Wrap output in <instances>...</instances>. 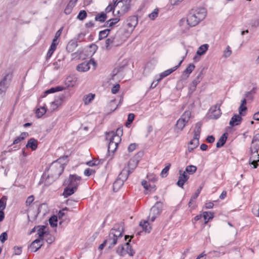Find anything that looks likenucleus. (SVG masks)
I'll use <instances>...</instances> for the list:
<instances>
[{
  "label": "nucleus",
  "instance_id": "338daca9",
  "mask_svg": "<svg viewBox=\"0 0 259 259\" xmlns=\"http://www.w3.org/2000/svg\"><path fill=\"white\" fill-rule=\"evenodd\" d=\"M94 173H95V170L90 168L86 169L84 171V174L87 176H90Z\"/></svg>",
  "mask_w": 259,
  "mask_h": 259
},
{
  "label": "nucleus",
  "instance_id": "680f3d73",
  "mask_svg": "<svg viewBox=\"0 0 259 259\" xmlns=\"http://www.w3.org/2000/svg\"><path fill=\"white\" fill-rule=\"evenodd\" d=\"M8 239V234L6 232L3 233L0 236V240L4 243Z\"/></svg>",
  "mask_w": 259,
  "mask_h": 259
},
{
  "label": "nucleus",
  "instance_id": "c9c22d12",
  "mask_svg": "<svg viewBox=\"0 0 259 259\" xmlns=\"http://www.w3.org/2000/svg\"><path fill=\"white\" fill-rule=\"evenodd\" d=\"M62 90H63V88L61 87H57L55 88H52L51 89L46 91L44 93V95L41 96V97L44 98L48 94L55 93V92H57V91H62Z\"/></svg>",
  "mask_w": 259,
  "mask_h": 259
},
{
  "label": "nucleus",
  "instance_id": "ddd939ff",
  "mask_svg": "<svg viewBox=\"0 0 259 259\" xmlns=\"http://www.w3.org/2000/svg\"><path fill=\"white\" fill-rule=\"evenodd\" d=\"M259 150V145L257 144H255L254 142H251V145L250 147V152L252 155L253 154H257V159L255 160L253 159L251 161V164L253 165V168H256L258 165L257 162L259 161V154H257L258 151Z\"/></svg>",
  "mask_w": 259,
  "mask_h": 259
},
{
  "label": "nucleus",
  "instance_id": "6ab92c4d",
  "mask_svg": "<svg viewBox=\"0 0 259 259\" xmlns=\"http://www.w3.org/2000/svg\"><path fill=\"white\" fill-rule=\"evenodd\" d=\"M43 241L41 239H35L30 244L29 249L31 252H35L42 245Z\"/></svg>",
  "mask_w": 259,
  "mask_h": 259
},
{
  "label": "nucleus",
  "instance_id": "bb28decb",
  "mask_svg": "<svg viewBox=\"0 0 259 259\" xmlns=\"http://www.w3.org/2000/svg\"><path fill=\"white\" fill-rule=\"evenodd\" d=\"M138 162L139 160L136 158L131 159L128 161L127 170H130L131 173L132 172L138 165Z\"/></svg>",
  "mask_w": 259,
  "mask_h": 259
},
{
  "label": "nucleus",
  "instance_id": "0eeeda50",
  "mask_svg": "<svg viewBox=\"0 0 259 259\" xmlns=\"http://www.w3.org/2000/svg\"><path fill=\"white\" fill-rule=\"evenodd\" d=\"M12 74L8 73L5 75L3 79L0 81V96H3L7 89L9 88L11 79Z\"/></svg>",
  "mask_w": 259,
  "mask_h": 259
},
{
  "label": "nucleus",
  "instance_id": "39448f33",
  "mask_svg": "<svg viewBox=\"0 0 259 259\" xmlns=\"http://www.w3.org/2000/svg\"><path fill=\"white\" fill-rule=\"evenodd\" d=\"M122 130L118 128L116 133L113 131L110 132L106 134V139L109 143L118 145L121 141L120 136L122 135Z\"/></svg>",
  "mask_w": 259,
  "mask_h": 259
},
{
  "label": "nucleus",
  "instance_id": "e433bc0d",
  "mask_svg": "<svg viewBox=\"0 0 259 259\" xmlns=\"http://www.w3.org/2000/svg\"><path fill=\"white\" fill-rule=\"evenodd\" d=\"M94 98L95 94H93L91 93L84 96L83 98V101L84 102V104H89L90 103L92 102V101L94 99Z\"/></svg>",
  "mask_w": 259,
  "mask_h": 259
},
{
  "label": "nucleus",
  "instance_id": "bf43d9fd",
  "mask_svg": "<svg viewBox=\"0 0 259 259\" xmlns=\"http://www.w3.org/2000/svg\"><path fill=\"white\" fill-rule=\"evenodd\" d=\"M134 118L135 115L133 113H130L128 114L127 120L126 123V126L127 125V124H130L133 122V121L134 119Z\"/></svg>",
  "mask_w": 259,
  "mask_h": 259
},
{
  "label": "nucleus",
  "instance_id": "72a5a7b5",
  "mask_svg": "<svg viewBox=\"0 0 259 259\" xmlns=\"http://www.w3.org/2000/svg\"><path fill=\"white\" fill-rule=\"evenodd\" d=\"M77 43L75 41H70L66 47V50L68 52H72L77 47Z\"/></svg>",
  "mask_w": 259,
  "mask_h": 259
},
{
  "label": "nucleus",
  "instance_id": "864d4df0",
  "mask_svg": "<svg viewBox=\"0 0 259 259\" xmlns=\"http://www.w3.org/2000/svg\"><path fill=\"white\" fill-rule=\"evenodd\" d=\"M201 189V188H200L199 189H198L197 190V192L194 195H192V196L191 197V199L189 202V206H190V204L193 202V201L194 200H195L197 198V197L198 196V195L200 192Z\"/></svg>",
  "mask_w": 259,
  "mask_h": 259
},
{
  "label": "nucleus",
  "instance_id": "423d86ee",
  "mask_svg": "<svg viewBox=\"0 0 259 259\" xmlns=\"http://www.w3.org/2000/svg\"><path fill=\"white\" fill-rule=\"evenodd\" d=\"M130 2L128 0H121L115 3V9H116L117 14L123 15L127 12L130 8Z\"/></svg>",
  "mask_w": 259,
  "mask_h": 259
},
{
  "label": "nucleus",
  "instance_id": "774afa93",
  "mask_svg": "<svg viewBox=\"0 0 259 259\" xmlns=\"http://www.w3.org/2000/svg\"><path fill=\"white\" fill-rule=\"evenodd\" d=\"M252 142H254L255 144L259 145V133L256 134L253 138L252 140Z\"/></svg>",
  "mask_w": 259,
  "mask_h": 259
},
{
  "label": "nucleus",
  "instance_id": "f257e3e1",
  "mask_svg": "<svg viewBox=\"0 0 259 259\" xmlns=\"http://www.w3.org/2000/svg\"><path fill=\"white\" fill-rule=\"evenodd\" d=\"M206 15V11L204 8H196L192 9L187 18V23L189 27L197 25L203 20Z\"/></svg>",
  "mask_w": 259,
  "mask_h": 259
},
{
  "label": "nucleus",
  "instance_id": "c85d7f7f",
  "mask_svg": "<svg viewBox=\"0 0 259 259\" xmlns=\"http://www.w3.org/2000/svg\"><path fill=\"white\" fill-rule=\"evenodd\" d=\"M149 221L148 220L143 221V222L141 221L140 223V226L142 227L143 230L147 233H149L151 230V226H150Z\"/></svg>",
  "mask_w": 259,
  "mask_h": 259
},
{
  "label": "nucleus",
  "instance_id": "052dcab7",
  "mask_svg": "<svg viewBox=\"0 0 259 259\" xmlns=\"http://www.w3.org/2000/svg\"><path fill=\"white\" fill-rule=\"evenodd\" d=\"M224 55L225 57H226V58L228 57L231 55L232 52H231L230 47L229 46H228L226 48V49L224 51Z\"/></svg>",
  "mask_w": 259,
  "mask_h": 259
},
{
  "label": "nucleus",
  "instance_id": "f3484780",
  "mask_svg": "<svg viewBox=\"0 0 259 259\" xmlns=\"http://www.w3.org/2000/svg\"><path fill=\"white\" fill-rule=\"evenodd\" d=\"M184 60V57L183 58V59L179 62V63L178 65H177L169 69H167V70L164 71V72L161 73L159 75V76H160L159 78L157 79V82L160 81L162 78L166 77L167 76H168V75H169L170 74L172 73L174 71H175L176 70H177L180 67V66L181 65V64H182V63L183 62Z\"/></svg>",
  "mask_w": 259,
  "mask_h": 259
},
{
  "label": "nucleus",
  "instance_id": "6e6d98bb",
  "mask_svg": "<svg viewBox=\"0 0 259 259\" xmlns=\"http://www.w3.org/2000/svg\"><path fill=\"white\" fill-rule=\"evenodd\" d=\"M170 164H169L168 165H167L166 166H165L162 170L161 172V176L163 178L164 177H165L167 175V172H168V171L169 170V168H170Z\"/></svg>",
  "mask_w": 259,
  "mask_h": 259
},
{
  "label": "nucleus",
  "instance_id": "2f4dec72",
  "mask_svg": "<svg viewBox=\"0 0 259 259\" xmlns=\"http://www.w3.org/2000/svg\"><path fill=\"white\" fill-rule=\"evenodd\" d=\"M201 126L202 124L200 122H197L195 124V128L194 130V137L198 138H200Z\"/></svg>",
  "mask_w": 259,
  "mask_h": 259
},
{
  "label": "nucleus",
  "instance_id": "c756f323",
  "mask_svg": "<svg viewBox=\"0 0 259 259\" xmlns=\"http://www.w3.org/2000/svg\"><path fill=\"white\" fill-rule=\"evenodd\" d=\"M76 191L75 187L72 188L68 186V187L64 189L63 195L64 197L66 198L73 194Z\"/></svg>",
  "mask_w": 259,
  "mask_h": 259
},
{
  "label": "nucleus",
  "instance_id": "7ed1b4c3",
  "mask_svg": "<svg viewBox=\"0 0 259 259\" xmlns=\"http://www.w3.org/2000/svg\"><path fill=\"white\" fill-rule=\"evenodd\" d=\"M60 159L54 161L49 169V175L54 179H58L64 171V166L59 161Z\"/></svg>",
  "mask_w": 259,
  "mask_h": 259
},
{
  "label": "nucleus",
  "instance_id": "a878e982",
  "mask_svg": "<svg viewBox=\"0 0 259 259\" xmlns=\"http://www.w3.org/2000/svg\"><path fill=\"white\" fill-rule=\"evenodd\" d=\"M130 173H131V170H127V168H124L119 174L117 179L122 181L124 183V182L127 179Z\"/></svg>",
  "mask_w": 259,
  "mask_h": 259
},
{
  "label": "nucleus",
  "instance_id": "a211bd4d",
  "mask_svg": "<svg viewBox=\"0 0 259 259\" xmlns=\"http://www.w3.org/2000/svg\"><path fill=\"white\" fill-rule=\"evenodd\" d=\"M179 177L177 182V185L183 188L184 183L189 179V176L186 174V171H183L182 170L179 171Z\"/></svg>",
  "mask_w": 259,
  "mask_h": 259
},
{
  "label": "nucleus",
  "instance_id": "ea45409f",
  "mask_svg": "<svg viewBox=\"0 0 259 259\" xmlns=\"http://www.w3.org/2000/svg\"><path fill=\"white\" fill-rule=\"evenodd\" d=\"M46 227L45 226H42L41 227L39 228L37 230V235H38V238L37 239H41L42 241H43V237L44 234L46 233Z\"/></svg>",
  "mask_w": 259,
  "mask_h": 259
},
{
  "label": "nucleus",
  "instance_id": "4be33fe9",
  "mask_svg": "<svg viewBox=\"0 0 259 259\" xmlns=\"http://www.w3.org/2000/svg\"><path fill=\"white\" fill-rule=\"evenodd\" d=\"M195 66L193 64H190L186 69L183 72L182 77L184 79L187 78L192 72L194 70Z\"/></svg>",
  "mask_w": 259,
  "mask_h": 259
},
{
  "label": "nucleus",
  "instance_id": "4468645a",
  "mask_svg": "<svg viewBox=\"0 0 259 259\" xmlns=\"http://www.w3.org/2000/svg\"><path fill=\"white\" fill-rule=\"evenodd\" d=\"M202 78L203 73L201 71L189 85V92L191 93H193L195 91L197 84L202 80Z\"/></svg>",
  "mask_w": 259,
  "mask_h": 259
},
{
  "label": "nucleus",
  "instance_id": "a18cd8bd",
  "mask_svg": "<svg viewBox=\"0 0 259 259\" xmlns=\"http://www.w3.org/2000/svg\"><path fill=\"white\" fill-rule=\"evenodd\" d=\"M110 31V30L109 29H106L104 30L101 31L99 32V39H102L103 38L106 37L108 36Z\"/></svg>",
  "mask_w": 259,
  "mask_h": 259
},
{
  "label": "nucleus",
  "instance_id": "8fccbe9b",
  "mask_svg": "<svg viewBox=\"0 0 259 259\" xmlns=\"http://www.w3.org/2000/svg\"><path fill=\"white\" fill-rule=\"evenodd\" d=\"M255 93L254 89H252L251 91L246 92L245 94V98L248 100L252 101L253 100V95Z\"/></svg>",
  "mask_w": 259,
  "mask_h": 259
},
{
  "label": "nucleus",
  "instance_id": "f8f14e48",
  "mask_svg": "<svg viewBox=\"0 0 259 259\" xmlns=\"http://www.w3.org/2000/svg\"><path fill=\"white\" fill-rule=\"evenodd\" d=\"M81 177L76 175H71L69 176L68 180V186L72 188H75L77 190L78 185L80 184Z\"/></svg>",
  "mask_w": 259,
  "mask_h": 259
},
{
  "label": "nucleus",
  "instance_id": "393cba45",
  "mask_svg": "<svg viewBox=\"0 0 259 259\" xmlns=\"http://www.w3.org/2000/svg\"><path fill=\"white\" fill-rule=\"evenodd\" d=\"M199 139L198 138L194 137L193 139L189 142L188 148L189 152H191L198 146Z\"/></svg>",
  "mask_w": 259,
  "mask_h": 259
},
{
  "label": "nucleus",
  "instance_id": "603ef678",
  "mask_svg": "<svg viewBox=\"0 0 259 259\" xmlns=\"http://www.w3.org/2000/svg\"><path fill=\"white\" fill-rule=\"evenodd\" d=\"M117 146V144L109 143L108 147V151L113 153L116 150Z\"/></svg>",
  "mask_w": 259,
  "mask_h": 259
},
{
  "label": "nucleus",
  "instance_id": "20e7f679",
  "mask_svg": "<svg viewBox=\"0 0 259 259\" xmlns=\"http://www.w3.org/2000/svg\"><path fill=\"white\" fill-rule=\"evenodd\" d=\"M191 113L190 111H186L177 121L176 124V130H178L177 132L182 131L186 124L190 119Z\"/></svg>",
  "mask_w": 259,
  "mask_h": 259
},
{
  "label": "nucleus",
  "instance_id": "69168bd1",
  "mask_svg": "<svg viewBox=\"0 0 259 259\" xmlns=\"http://www.w3.org/2000/svg\"><path fill=\"white\" fill-rule=\"evenodd\" d=\"M34 198V196L33 195L29 196L26 201V204L27 206L30 205L32 202L33 201Z\"/></svg>",
  "mask_w": 259,
  "mask_h": 259
},
{
  "label": "nucleus",
  "instance_id": "4c0bfd02",
  "mask_svg": "<svg viewBox=\"0 0 259 259\" xmlns=\"http://www.w3.org/2000/svg\"><path fill=\"white\" fill-rule=\"evenodd\" d=\"M119 21V18H114L109 19L106 22V26L108 27H112Z\"/></svg>",
  "mask_w": 259,
  "mask_h": 259
},
{
  "label": "nucleus",
  "instance_id": "3c124183",
  "mask_svg": "<svg viewBox=\"0 0 259 259\" xmlns=\"http://www.w3.org/2000/svg\"><path fill=\"white\" fill-rule=\"evenodd\" d=\"M57 217L54 215L49 220V223L50 225L53 227L57 226Z\"/></svg>",
  "mask_w": 259,
  "mask_h": 259
},
{
  "label": "nucleus",
  "instance_id": "9b49d317",
  "mask_svg": "<svg viewBox=\"0 0 259 259\" xmlns=\"http://www.w3.org/2000/svg\"><path fill=\"white\" fill-rule=\"evenodd\" d=\"M91 65L93 66L95 69L96 67V63L93 59H91L89 61H84L76 66V70L79 72H85L88 71L91 68Z\"/></svg>",
  "mask_w": 259,
  "mask_h": 259
},
{
  "label": "nucleus",
  "instance_id": "f03ea898",
  "mask_svg": "<svg viewBox=\"0 0 259 259\" xmlns=\"http://www.w3.org/2000/svg\"><path fill=\"white\" fill-rule=\"evenodd\" d=\"M123 226L122 224H116L110 230L108 238L105 240L108 248H112L117 242L118 240L122 237Z\"/></svg>",
  "mask_w": 259,
  "mask_h": 259
},
{
  "label": "nucleus",
  "instance_id": "79ce46f5",
  "mask_svg": "<svg viewBox=\"0 0 259 259\" xmlns=\"http://www.w3.org/2000/svg\"><path fill=\"white\" fill-rule=\"evenodd\" d=\"M46 112V109L45 106L38 108L35 112L37 117L40 118L44 115Z\"/></svg>",
  "mask_w": 259,
  "mask_h": 259
},
{
  "label": "nucleus",
  "instance_id": "6e6552de",
  "mask_svg": "<svg viewBox=\"0 0 259 259\" xmlns=\"http://www.w3.org/2000/svg\"><path fill=\"white\" fill-rule=\"evenodd\" d=\"M131 240H128V242L125 243L124 245L120 246L118 247L116 250V252L121 256H123L126 253L128 254L130 256H133L135 254V251L132 248L130 244Z\"/></svg>",
  "mask_w": 259,
  "mask_h": 259
},
{
  "label": "nucleus",
  "instance_id": "5701e85b",
  "mask_svg": "<svg viewBox=\"0 0 259 259\" xmlns=\"http://www.w3.org/2000/svg\"><path fill=\"white\" fill-rule=\"evenodd\" d=\"M242 121V118L240 115H234L230 121L229 124L231 126L239 125Z\"/></svg>",
  "mask_w": 259,
  "mask_h": 259
},
{
  "label": "nucleus",
  "instance_id": "49530a36",
  "mask_svg": "<svg viewBox=\"0 0 259 259\" xmlns=\"http://www.w3.org/2000/svg\"><path fill=\"white\" fill-rule=\"evenodd\" d=\"M159 10L158 9H155L154 11L149 14L148 17L151 20H154L158 15Z\"/></svg>",
  "mask_w": 259,
  "mask_h": 259
},
{
  "label": "nucleus",
  "instance_id": "b1692460",
  "mask_svg": "<svg viewBox=\"0 0 259 259\" xmlns=\"http://www.w3.org/2000/svg\"><path fill=\"white\" fill-rule=\"evenodd\" d=\"M115 39V36L110 37L108 38L106 41V48L110 49L112 46H117L119 45V43Z\"/></svg>",
  "mask_w": 259,
  "mask_h": 259
},
{
  "label": "nucleus",
  "instance_id": "c03bdc74",
  "mask_svg": "<svg viewBox=\"0 0 259 259\" xmlns=\"http://www.w3.org/2000/svg\"><path fill=\"white\" fill-rule=\"evenodd\" d=\"M123 183L122 181L117 179L113 185V190L117 191L123 185Z\"/></svg>",
  "mask_w": 259,
  "mask_h": 259
},
{
  "label": "nucleus",
  "instance_id": "58836bf2",
  "mask_svg": "<svg viewBox=\"0 0 259 259\" xmlns=\"http://www.w3.org/2000/svg\"><path fill=\"white\" fill-rule=\"evenodd\" d=\"M107 19V15L106 13L102 12L100 14H97L95 17V20L101 22H104Z\"/></svg>",
  "mask_w": 259,
  "mask_h": 259
},
{
  "label": "nucleus",
  "instance_id": "2eb2a0df",
  "mask_svg": "<svg viewBox=\"0 0 259 259\" xmlns=\"http://www.w3.org/2000/svg\"><path fill=\"white\" fill-rule=\"evenodd\" d=\"M138 24V18L135 16L129 17L126 20V26L128 30L127 31H130L131 33L134 30V28Z\"/></svg>",
  "mask_w": 259,
  "mask_h": 259
},
{
  "label": "nucleus",
  "instance_id": "5fc2aeb1",
  "mask_svg": "<svg viewBox=\"0 0 259 259\" xmlns=\"http://www.w3.org/2000/svg\"><path fill=\"white\" fill-rule=\"evenodd\" d=\"M147 178L149 182H154L157 180V177L155 175L153 174H149L147 175Z\"/></svg>",
  "mask_w": 259,
  "mask_h": 259
},
{
  "label": "nucleus",
  "instance_id": "4d7b16f0",
  "mask_svg": "<svg viewBox=\"0 0 259 259\" xmlns=\"http://www.w3.org/2000/svg\"><path fill=\"white\" fill-rule=\"evenodd\" d=\"M87 15L86 12L84 10H81L79 12L77 16V18L80 20H83L86 18Z\"/></svg>",
  "mask_w": 259,
  "mask_h": 259
},
{
  "label": "nucleus",
  "instance_id": "f704fd0d",
  "mask_svg": "<svg viewBox=\"0 0 259 259\" xmlns=\"http://www.w3.org/2000/svg\"><path fill=\"white\" fill-rule=\"evenodd\" d=\"M27 136H28V134L26 132H23L21 134L20 136L16 138L14 141H13V144H17L20 142L21 141L24 140Z\"/></svg>",
  "mask_w": 259,
  "mask_h": 259
},
{
  "label": "nucleus",
  "instance_id": "9d476101",
  "mask_svg": "<svg viewBox=\"0 0 259 259\" xmlns=\"http://www.w3.org/2000/svg\"><path fill=\"white\" fill-rule=\"evenodd\" d=\"M131 32L125 29H119L115 34V39L119 43V45L122 44L130 36Z\"/></svg>",
  "mask_w": 259,
  "mask_h": 259
},
{
  "label": "nucleus",
  "instance_id": "09e8293b",
  "mask_svg": "<svg viewBox=\"0 0 259 259\" xmlns=\"http://www.w3.org/2000/svg\"><path fill=\"white\" fill-rule=\"evenodd\" d=\"M202 216L205 220H207L205 221V223H206L210 219H212L213 217V213L210 212H204L203 213Z\"/></svg>",
  "mask_w": 259,
  "mask_h": 259
},
{
  "label": "nucleus",
  "instance_id": "7c9ffc66",
  "mask_svg": "<svg viewBox=\"0 0 259 259\" xmlns=\"http://www.w3.org/2000/svg\"><path fill=\"white\" fill-rule=\"evenodd\" d=\"M76 77L68 76L65 80V84L69 87H73L76 84Z\"/></svg>",
  "mask_w": 259,
  "mask_h": 259
},
{
  "label": "nucleus",
  "instance_id": "de8ad7c7",
  "mask_svg": "<svg viewBox=\"0 0 259 259\" xmlns=\"http://www.w3.org/2000/svg\"><path fill=\"white\" fill-rule=\"evenodd\" d=\"M7 197L3 196V197L0 199V210H4L6 206V202H7Z\"/></svg>",
  "mask_w": 259,
  "mask_h": 259
},
{
  "label": "nucleus",
  "instance_id": "412c9836",
  "mask_svg": "<svg viewBox=\"0 0 259 259\" xmlns=\"http://www.w3.org/2000/svg\"><path fill=\"white\" fill-rule=\"evenodd\" d=\"M146 191L148 192H154L156 190V186L154 184H151L149 182L144 180L141 183Z\"/></svg>",
  "mask_w": 259,
  "mask_h": 259
},
{
  "label": "nucleus",
  "instance_id": "1a4fd4ad",
  "mask_svg": "<svg viewBox=\"0 0 259 259\" xmlns=\"http://www.w3.org/2000/svg\"><path fill=\"white\" fill-rule=\"evenodd\" d=\"M162 209V204L160 203H156L150 210L148 217V221L152 222L160 214Z\"/></svg>",
  "mask_w": 259,
  "mask_h": 259
},
{
  "label": "nucleus",
  "instance_id": "a19ab883",
  "mask_svg": "<svg viewBox=\"0 0 259 259\" xmlns=\"http://www.w3.org/2000/svg\"><path fill=\"white\" fill-rule=\"evenodd\" d=\"M208 48V45L207 44H204L201 45L199 48L198 51H197V54L199 55H202L204 54L206 51L207 50Z\"/></svg>",
  "mask_w": 259,
  "mask_h": 259
},
{
  "label": "nucleus",
  "instance_id": "0e129e2a",
  "mask_svg": "<svg viewBox=\"0 0 259 259\" xmlns=\"http://www.w3.org/2000/svg\"><path fill=\"white\" fill-rule=\"evenodd\" d=\"M120 89V85L119 84H117L115 85L111 89V92L112 94H116L117 93Z\"/></svg>",
  "mask_w": 259,
  "mask_h": 259
},
{
  "label": "nucleus",
  "instance_id": "37998d69",
  "mask_svg": "<svg viewBox=\"0 0 259 259\" xmlns=\"http://www.w3.org/2000/svg\"><path fill=\"white\" fill-rule=\"evenodd\" d=\"M196 170H197L196 166L193 165H190L187 166L186 167L185 170L184 171H186V173L188 172L190 175H192L196 172Z\"/></svg>",
  "mask_w": 259,
  "mask_h": 259
},
{
  "label": "nucleus",
  "instance_id": "473e14b6",
  "mask_svg": "<svg viewBox=\"0 0 259 259\" xmlns=\"http://www.w3.org/2000/svg\"><path fill=\"white\" fill-rule=\"evenodd\" d=\"M226 134V133L224 134L219 139L216 144L217 148L222 147L225 144L227 139Z\"/></svg>",
  "mask_w": 259,
  "mask_h": 259
},
{
  "label": "nucleus",
  "instance_id": "cd10ccee",
  "mask_svg": "<svg viewBox=\"0 0 259 259\" xmlns=\"http://www.w3.org/2000/svg\"><path fill=\"white\" fill-rule=\"evenodd\" d=\"M37 141L34 138L29 139L26 144L27 148H31L32 150H35L37 147Z\"/></svg>",
  "mask_w": 259,
  "mask_h": 259
},
{
  "label": "nucleus",
  "instance_id": "e2e57ef3",
  "mask_svg": "<svg viewBox=\"0 0 259 259\" xmlns=\"http://www.w3.org/2000/svg\"><path fill=\"white\" fill-rule=\"evenodd\" d=\"M113 10V13L115 11H116V9H115V4L113 6L112 5H109L105 9V11L106 13H108Z\"/></svg>",
  "mask_w": 259,
  "mask_h": 259
},
{
  "label": "nucleus",
  "instance_id": "aec40b11",
  "mask_svg": "<svg viewBox=\"0 0 259 259\" xmlns=\"http://www.w3.org/2000/svg\"><path fill=\"white\" fill-rule=\"evenodd\" d=\"M211 112L210 116L211 118L218 119L221 115V111L220 109V106L216 105L212 107L211 109Z\"/></svg>",
  "mask_w": 259,
  "mask_h": 259
},
{
  "label": "nucleus",
  "instance_id": "13d9d810",
  "mask_svg": "<svg viewBox=\"0 0 259 259\" xmlns=\"http://www.w3.org/2000/svg\"><path fill=\"white\" fill-rule=\"evenodd\" d=\"M72 8L73 7L70 4V3H69L64 10V13L67 15L70 14L72 11Z\"/></svg>",
  "mask_w": 259,
  "mask_h": 259
},
{
  "label": "nucleus",
  "instance_id": "dca6fc26",
  "mask_svg": "<svg viewBox=\"0 0 259 259\" xmlns=\"http://www.w3.org/2000/svg\"><path fill=\"white\" fill-rule=\"evenodd\" d=\"M65 96L61 95L56 98L55 100L51 103V110L54 111L57 109L59 106H61L64 101Z\"/></svg>",
  "mask_w": 259,
  "mask_h": 259
}]
</instances>
